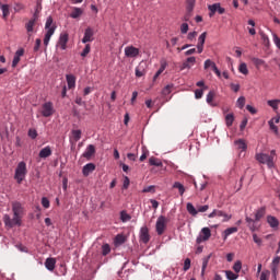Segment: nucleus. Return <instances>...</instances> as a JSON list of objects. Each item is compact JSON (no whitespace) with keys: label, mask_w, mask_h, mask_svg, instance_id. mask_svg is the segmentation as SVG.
<instances>
[{"label":"nucleus","mask_w":280,"mask_h":280,"mask_svg":"<svg viewBox=\"0 0 280 280\" xmlns=\"http://www.w3.org/2000/svg\"><path fill=\"white\" fill-rule=\"evenodd\" d=\"M25 49L20 48L15 51V55L13 57L12 67H16L19 62H21V57L24 56Z\"/></svg>","instance_id":"18"},{"label":"nucleus","mask_w":280,"mask_h":280,"mask_svg":"<svg viewBox=\"0 0 280 280\" xmlns=\"http://www.w3.org/2000/svg\"><path fill=\"white\" fill-rule=\"evenodd\" d=\"M42 206L44 209H49V199L47 197L42 198Z\"/></svg>","instance_id":"59"},{"label":"nucleus","mask_w":280,"mask_h":280,"mask_svg":"<svg viewBox=\"0 0 280 280\" xmlns=\"http://www.w3.org/2000/svg\"><path fill=\"white\" fill-rule=\"evenodd\" d=\"M266 215V206L260 207L255 212V219H252L250 217H246L245 221L247 223V226L253 232L257 231L259 229V220Z\"/></svg>","instance_id":"1"},{"label":"nucleus","mask_w":280,"mask_h":280,"mask_svg":"<svg viewBox=\"0 0 280 280\" xmlns=\"http://www.w3.org/2000/svg\"><path fill=\"white\" fill-rule=\"evenodd\" d=\"M160 65H161L160 69L156 71V73L153 77V82H156V80H159V77L161 75V73H163V71H165V69H167V61L161 60Z\"/></svg>","instance_id":"21"},{"label":"nucleus","mask_w":280,"mask_h":280,"mask_svg":"<svg viewBox=\"0 0 280 280\" xmlns=\"http://www.w3.org/2000/svg\"><path fill=\"white\" fill-rule=\"evenodd\" d=\"M93 28L88 27L84 32V36L82 38V43L86 44V43H92L93 40Z\"/></svg>","instance_id":"20"},{"label":"nucleus","mask_w":280,"mask_h":280,"mask_svg":"<svg viewBox=\"0 0 280 280\" xmlns=\"http://www.w3.org/2000/svg\"><path fill=\"white\" fill-rule=\"evenodd\" d=\"M95 155V145L90 144L86 147L85 152H83L82 156L83 159H86V161H91V159Z\"/></svg>","instance_id":"15"},{"label":"nucleus","mask_w":280,"mask_h":280,"mask_svg":"<svg viewBox=\"0 0 280 280\" xmlns=\"http://www.w3.org/2000/svg\"><path fill=\"white\" fill-rule=\"evenodd\" d=\"M273 43L276 47L280 50V37L277 34H273Z\"/></svg>","instance_id":"63"},{"label":"nucleus","mask_w":280,"mask_h":280,"mask_svg":"<svg viewBox=\"0 0 280 280\" xmlns=\"http://www.w3.org/2000/svg\"><path fill=\"white\" fill-rule=\"evenodd\" d=\"M215 215L218 218H223L222 222H229V220H231V215H229L222 210H215V209L208 215V218H215Z\"/></svg>","instance_id":"11"},{"label":"nucleus","mask_w":280,"mask_h":280,"mask_svg":"<svg viewBox=\"0 0 280 280\" xmlns=\"http://www.w3.org/2000/svg\"><path fill=\"white\" fill-rule=\"evenodd\" d=\"M120 220L121 222H130L132 220V217L126 212V210L120 211Z\"/></svg>","instance_id":"39"},{"label":"nucleus","mask_w":280,"mask_h":280,"mask_svg":"<svg viewBox=\"0 0 280 280\" xmlns=\"http://www.w3.org/2000/svg\"><path fill=\"white\" fill-rule=\"evenodd\" d=\"M197 211H198V213H205V212L209 211V206H208V205H206V206H199V207L197 208Z\"/></svg>","instance_id":"60"},{"label":"nucleus","mask_w":280,"mask_h":280,"mask_svg":"<svg viewBox=\"0 0 280 280\" xmlns=\"http://www.w3.org/2000/svg\"><path fill=\"white\" fill-rule=\"evenodd\" d=\"M12 211L14 215H22L23 213V207L21 206V202L15 201L12 203Z\"/></svg>","instance_id":"24"},{"label":"nucleus","mask_w":280,"mask_h":280,"mask_svg":"<svg viewBox=\"0 0 280 280\" xmlns=\"http://www.w3.org/2000/svg\"><path fill=\"white\" fill-rule=\"evenodd\" d=\"M233 233H237V228H229L223 232V240L226 242L229 235H233Z\"/></svg>","instance_id":"34"},{"label":"nucleus","mask_w":280,"mask_h":280,"mask_svg":"<svg viewBox=\"0 0 280 280\" xmlns=\"http://www.w3.org/2000/svg\"><path fill=\"white\" fill-rule=\"evenodd\" d=\"M186 209L190 215H198V210H196L192 203H187Z\"/></svg>","instance_id":"42"},{"label":"nucleus","mask_w":280,"mask_h":280,"mask_svg":"<svg viewBox=\"0 0 280 280\" xmlns=\"http://www.w3.org/2000/svg\"><path fill=\"white\" fill-rule=\"evenodd\" d=\"M43 40L40 38H37L35 40V46H34V51H38L40 49V45H42Z\"/></svg>","instance_id":"61"},{"label":"nucleus","mask_w":280,"mask_h":280,"mask_svg":"<svg viewBox=\"0 0 280 280\" xmlns=\"http://www.w3.org/2000/svg\"><path fill=\"white\" fill-rule=\"evenodd\" d=\"M67 43H69V33H61L56 47L65 51L67 49Z\"/></svg>","instance_id":"8"},{"label":"nucleus","mask_w":280,"mask_h":280,"mask_svg":"<svg viewBox=\"0 0 280 280\" xmlns=\"http://www.w3.org/2000/svg\"><path fill=\"white\" fill-rule=\"evenodd\" d=\"M21 214H13V218H10L9 214L3 215V222L5 226L9 229H13V226H21V220H22Z\"/></svg>","instance_id":"5"},{"label":"nucleus","mask_w":280,"mask_h":280,"mask_svg":"<svg viewBox=\"0 0 280 280\" xmlns=\"http://www.w3.org/2000/svg\"><path fill=\"white\" fill-rule=\"evenodd\" d=\"M268 106H270L273 110L279 109L280 100H270L267 102Z\"/></svg>","instance_id":"40"},{"label":"nucleus","mask_w":280,"mask_h":280,"mask_svg":"<svg viewBox=\"0 0 280 280\" xmlns=\"http://www.w3.org/2000/svg\"><path fill=\"white\" fill-rule=\"evenodd\" d=\"M187 7L186 10L187 12H192L194 7L196 5V0H186Z\"/></svg>","instance_id":"46"},{"label":"nucleus","mask_w":280,"mask_h":280,"mask_svg":"<svg viewBox=\"0 0 280 280\" xmlns=\"http://www.w3.org/2000/svg\"><path fill=\"white\" fill-rule=\"evenodd\" d=\"M213 66H215V62L211 61V59H207L205 61L203 69H209V67H211V69H213Z\"/></svg>","instance_id":"53"},{"label":"nucleus","mask_w":280,"mask_h":280,"mask_svg":"<svg viewBox=\"0 0 280 280\" xmlns=\"http://www.w3.org/2000/svg\"><path fill=\"white\" fill-rule=\"evenodd\" d=\"M248 25H250L252 27H247L250 36H255V34H257V31H255V22L253 20H248Z\"/></svg>","instance_id":"44"},{"label":"nucleus","mask_w":280,"mask_h":280,"mask_svg":"<svg viewBox=\"0 0 280 280\" xmlns=\"http://www.w3.org/2000/svg\"><path fill=\"white\" fill-rule=\"evenodd\" d=\"M279 262H280V257L277 256V257L273 258V260L270 265L273 280H277V277L279 276V270H280Z\"/></svg>","instance_id":"10"},{"label":"nucleus","mask_w":280,"mask_h":280,"mask_svg":"<svg viewBox=\"0 0 280 280\" xmlns=\"http://www.w3.org/2000/svg\"><path fill=\"white\" fill-rule=\"evenodd\" d=\"M140 242H142V244H148V242H150V230L148 226H142L140 229Z\"/></svg>","instance_id":"12"},{"label":"nucleus","mask_w":280,"mask_h":280,"mask_svg":"<svg viewBox=\"0 0 280 280\" xmlns=\"http://www.w3.org/2000/svg\"><path fill=\"white\" fill-rule=\"evenodd\" d=\"M210 237H211V230L209 228H203L201 230V233L197 237L196 242L198 244H202V242H208V240H210Z\"/></svg>","instance_id":"9"},{"label":"nucleus","mask_w":280,"mask_h":280,"mask_svg":"<svg viewBox=\"0 0 280 280\" xmlns=\"http://www.w3.org/2000/svg\"><path fill=\"white\" fill-rule=\"evenodd\" d=\"M207 40V32H203L199 37H198V43H197V51L198 54H202L205 49V42Z\"/></svg>","instance_id":"14"},{"label":"nucleus","mask_w":280,"mask_h":280,"mask_svg":"<svg viewBox=\"0 0 280 280\" xmlns=\"http://www.w3.org/2000/svg\"><path fill=\"white\" fill-rule=\"evenodd\" d=\"M269 128H270V130H273V132H276V135L279 132V128L276 126V124L272 119L269 120Z\"/></svg>","instance_id":"55"},{"label":"nucleus","mask_w":280,"mask_h":280,"mask_svg":"<svg viewBox=\"0 0 280 280\" xmlns=\"http://www.w3.org/2000/svg\"><path fill=\"white\" fill-rule=\"evenodd\" d=\"M173 188L178 189L179 196H183L185 194V186L180 184V182H175Z\"/></svg>","instance_id":"36"},{"label":"nucleus","mask_w":280,"mask_h":280,"mask_svg":"<svg viewBox=\"0 0 280 280\" xmlns=\"http://www.w3.org/2000/svg\"><path fill=\"white\" fill-rule=\"evenodd\" d=\"M71 135H72V139H73L74 143H78V141H80V139H82V130H80V129L72 130Z\"/></svg>","instance_id":"32"},{"label":"nucleus","mask_w":280,"mask_h":280,"mask_svg":"<svg viewBox=\"0 0 280 280\" xmlns=\"http://www.w3.org/2000/svg\"><path fill=\"white\" fill-rule=\"evenodd\" d=\"M256 161L262 165H267L268 167H275V158L266 153H257Z\"/></svg>","instance_id":"6"},{"label":"nucleus","mask_w":280,"mask_h":280,"mask_svg":"<svg viewBox=\"0 0 280 280\" xmlns=\"http://www.w3.org/2000/svg\"><path fill=\"white\" fill-rule=\"evenodd\" d=\"M236 106L241 109L244 108L246 106V97L240 96L236 101Z\"/></svg>","instance_id":"45"},{"label":"nucleus","mask_w":280,"mask_h":280,"mask_svg":"<svg viewBox=\"0 0 280 280\" xmlns=\"http://www.w3.org/2000/svg\"><path fill=\"white\" fill-rule=\"evenodd\" d=\"M187 32H189V24L183 23V24L180 25V33H182V34H187Z\"/></svg>","instance_id":"56"},{"label":"nucleus","mask_w":280,"mask_h":280,"mask_svg":"<svg viewBox=\"0 0 280 280\" xmlns=\"http://www.w3.org/2000/svg\"><path fill=\"white\" fill-rule=\"evenodd\" d=\"M46 34L44 37V45L47 47L49 45V40H51L52 34L56 33V25L54 24V18L48 16L45 24Z\"/></svg>","instance_id":"2"},{"label":"nucleus","mask_w":280,"mask_h":280,"mask_svg":"<svg viewBox=\"0 0 280 280\" xmlns=\"http://www.w3.org/2000/svg\"><path fill=\"white\" fill-rule=\"evenodd\" d=\"M84 11H82V9L74 7L72 9V12L70 14L71 19H80V15L83 14Z\"/></svg>","instance_id":"33"},{"label":"nucleus","mask_w":280,"mask_h":280,"mask_svg":"<svg viewBox=\"0 0 280 280\" xmlns=\"http://www.w3.org/2000/svg\"><path fill=\"white\" fill-rule=\"evenodd\" d=\"M91 54V45L86 44L83 51L81 52L82 58H86Z\"/></svg>","instance_id":"49"},{"label":"nucleus","mask_w":280,"mask_h":280,"mask_svg":"<svg viewBox=\"0 0 280 280\" xmlns=\"http://www.w3.org/2000/svg\"><path fill=\"white\" fill-rule=\"evenodd\" d=\"M196 36H198V32H196V31L190 32V33H188V35H187V39H188V40H195V39H196Z\"/></svg>","instance_id":"62"},{"label":"nucleus","mask_w":280,"mask_h":280,"mask_svg":"<svg viewBox=\"0 0 280 280\" xmlns=\"http://www.w3.org/2000/svg\"><path fill=\"white\" fill-rule=\"evenodd\" d=\"M240 73H243V75H248V67L246 63H241L238 68Z\"/></svg>","instance_id":"47"},{"label":"nucleus","mask_w":280,"mask_h":280,"mask_svg":"<svg viewBox=\"0 0 280 280\" xmlns=\"http://www.w3.org/2000/svg\"><path fill=\"white\" fill-rule=\"evenodd\" d=\"M36 15H33V18L25 23V30L28 34V36H32V33L34 32V26L36 25Z\"/></svg>","instance_id":"16"},{"label":"nucleus","mask_w":280,"mask_h":280,"mask_svg":"<svg viewBox=\"0 0 280 280\" xmlns=\"http://www.w3.org/2000/svg\"><path fill=\"white\" fill-rule=\"evenodd\" d=\"M28 137L31 139H36V137H38V131H36V129H30L28 130Z\"/></svg>","instance_id":"57"},{"label":"nucleus","mask_w":280,"mask_h":280,"mask_svg":"<svg viewBox=\"0 0 280 280\" xmlns=\"http://www.w3.org/2000/svg\"><path fill=\"white\" fill-rule=\"evenodd\" d=\"M51 156V147H46L39 151V159H48Z\"/></svg>","instance_id":"28"},{"label":"nucleus","mask_w":280,"mask_h":280,"mask_svg":"<svg viewBox=\"0 0 280 280\" xmlns=\"http://www.w3.org/2000/svg\"><path fill=\"white\" fill-rule=\"evenodd\" d=\"M196 65V57H188L183 65L180 66V71H185V69H190Z\"/></svg>","instance_id":"17"},{"label":"nucleus","mask_w":280,"mask_h":280,"mask_svg":"<svg viewBox=\"0 0 280 280\" xmlns=\"http://www.w3.org/2000/svg\"><path fill=\"white\" fill-rule=\"evenodd\" d=\"M25 176H27V164L22 161L15 168L14 180H16L18 185H21L25 180Z\"/></svg>","instance_id":"3"},{"label":"nucleus","mask_w":280,"mask_h":280,"mask_svg":"<svg viewBox=\"0 0 280 280\" xmlns=\"http://www.w3.org/2000/svg\"><path fill=\"white\" fill-rule=\"evenodd\" d=\"M149 165H153L154 167H163V162H161V160L152 156L149 159Z\"/></svg>","instance_id":"35"},{"label":"nucleus","mask_w":280,"mask_h":280,"mask_svg":"<svg viewBox=\"0 0 280 280\" xmlns=\"http://www.w3.org/2000/svg\"><path fill=\"white\" fill-rule=\"evenodd\" d=\"M202 95H205V91L203 90H196L195 91V97L196 100H201Z\"/></svg>","instance_id":"58"},{"label":"nucleus","mask_w":280,"mask_h":280,"mask_svg":"<svg viewBox=\"0 0 280 280\" xmlns=\"http://www.w3.org/2000/svg\"><path fill=\"white\" fill-rule=\"evenodd\" d=\"M145 75V67H143V62H140L136 68V78H143Z\"/></svg>","instance_id":"30"},{"label":"nucleus","mask_w":280,"mask_h":280,"mask_svg":"<svg viewBox=\"0 0 280 280\" xmlns=\"http://www.w3.org/2000/svg\"><path fill=\"white\" fill-rule=\"evenodd\" d=\"M234 144L236 145L237 150H241V152H246V150H248V144H246V140L244 139L236 140Z\"/></svg>","instance_id":"22"},{"label":"nucleus","mask_w":280,"mask_h":280,"mask_svg":"<svg viewBox=\"0 0 280 280\" xmlns=\"http://www.w3.org/2000/svg\"><path fill=\"white\" fill-rule=\"evenodd\" d=\"M115 246H121L122 244H126V236L124 234H118L114 238Z\"/></svg>","instance_id":"29"},{"label":"nucleus","mask_w":280,"mask_h":280,"mask_svg":"<svg viewBox=\"0 0 280 280\" xmlns=\"http://www.w3.org/2000/svg\"><path fill=\"white\" fill-rule=\"evenodd\" d=\"M125 56L127 58H137V56H139V48L135 46H127L125 48Z\"/></svg>","instance_id":"13"},{"label":"nucleus","mask_w":280,"mask_h":280,"mask_svg":"<svg viewBox=\"0 0 280 280\" xmlns=\"http://www.w3.org/2000/svg\"><path fill=\"white\" fill-rule=\"evenodd\" d=\"M233 270L236 272V275H238V272L242 270V261L237 260L233 266Z\"/></svg>","instance_id":"51"},{"label":"nucleus","mask_w":280,"mask_h":280,"mask_svg":"<svg viewBox=\"0 0 280 280\" xmlns=\"http://www.w3.org/2000/svg\"><path fill=\"white\" fill-rule=\"evenodd\" d=\"M210 259H211V254L202 258L201 277H205V272L207 271V267L209 266Z\"/></svg>","instance_id":"26"},{"label":"nucleus","mask_w":280,"mask_h":280,"mask_svg":"<svg viewBox=\"0 0 280 280\" xmlns=\"http://www.w3.org/2000/svg\"><path fill=\"white\" fill-rule=\"evenodd\" d=\"M189 268H191V259L186 258L184 261V270L185 272H187V270H189Z\"/></svg>","instance_id":"54"},{"label":"nucleus","mask_w":280,"mask_h":280,"mask_svg":"<svg viewBox=\"0 0 280 280\" xmlns=\"http://www.w3.org/2000/svg\"><path fill=\"white\" fill-rule=\"evenodd\" d=\"M253 240H254L255 244H257L258 246H261L262 241L259 236H257V234H253Z\"/></svg>","instance_id":"64"},{"label":"nucleus","mask_w":280,"mask_h":280,"mask_svg":"<svg viewBox=\"0 0 280 280\" xmlns=\"http://www.w3.org/2000/svg\"><path fill=\"white\" fill-rule=\"evenodd\" d=\"M234 121H235V116L233 114H228L225 116V124H226L228 128H231V126H233Z\"/></svg>","instance_id":"38"},{"label":"nucleus","mask_w":280,"mask_h":280,"mask_svg":"<svg viewBox=\"0 0 280 280\" xmlns=\"http://www.w3.org/2000/svg\"><path fill=\"white\" fill-rule=\"evenodd\" d=\"M68 89H75V75L67 74L66 75Z\"/></svg>","instance_id":"27"},{"label":"nucleus","mask_w":280,"mask_h":280,"mask_svg":"<svg viewBox=\"0 0 280 280\" xmlns=\"http://www.w3.org/2000/svg\"><path fill=\"white\" fill-rule=\"evenodd\" d=\"M174 88V85H166L163 90H162V95H170V93H172V89Z\"/></svg>","instance_id":"52"},{"label":"nucleus","mask_w":280,"mask_h":280,"mask_svg":"<svg viewBox=\"0 0 280 280\" xmlns=\"http://www.w3.org/2000/svg\"><path fill=\"white\" fill-rule=\"evenodd\" d=\"M108 253H110V245L104 244V245L102 246V255H103L104 257H106V255H108Z\"/></svg>","instance_id":"50"},{"label":"nucleus","mask_w":280,"mask_h":280,"mask_svg":"<svg viewBox=\"0 0 280 280\" xmlns=\"http://www.w3.org/2000/svg\"><path fill=\"white\" fill-rule=\"evenodd\" d=\"M45 266H46L47 270L52 271L56 268V259L47 258L45 261Z\"/></svg>","instance_id":"31"},{"label":"nucleus","mask_w":280,"mask_h":280,"mask_svg":"<svg viewBox=\"0 0 280 280\" xmlns=\"http://www.w3.org/2000/svg\"><path fill=\"white\" fill-rule=\"evenodd\" d=\"M92 172H95V164L89 163L83 166V170H82L83 176H89V174H91Z\"/></svg>","instance_id":"25"},{"label":"nucleus","mask_w":280,"mask_h":280,"mask_svg":"<svg viewBox=\"0 0 280 280\" xmlns=\"http://www.w3.org/2000/svg\"><path fill=\"white\" fill-rule=\"evenodd\" d=\"M225 277H226L228 280H236L240 277V275L234 273L231 270H226L225 271Z\"/></svg>","instance_id":"43"},{"label":"nucleus","mask_w":280,"mask_h":280,"mask_svg":"<svg viewBox=\"0 0 280 280\" xmlns=\"http://www.w3.org/2000/svg\"><path fill=\"white\" fill-rule=\"evenodd\" d=\"M170 222V219L165 215H160L155 223V231L158 235H163L165 231H167V224Z\"/></svg>","instance_id":"4"},{"label":"nucleus","mask_w":280,"mask_h":280,"mask_svg":"<svg viewBox=\"0 0 280 280\" xmlns=\"http://www.w3.org/2000/svg\"><path fill=\"white\" fill-rule=\"evenodd\" d=\"M215 97V92L210 91L207 94V104H209L210 106H215V103H213V98Z\"/></svg>","instance_id":"37"},{"label":"nucleus","mask_w":280,"mask_h":280,"mask_svg":"<svg viewBox=\"0 0 280 280\" xmlns=\"http://www.w3.org/2000/svg\"><path fill=\"white\" fill-rule=\"evenodd\" d=\"M208 10H210V12H218L219 14H224V12H226V10L222 8L220 3H214L212 5H209Z\"/></svg>","instance_id":"23"},{"label":"nucleus","mask_w":280,"mask_h":280,"mask_svg":"<svg viewBox=\"0 0 280 280\" xmlns=\"http://www.w3.org/2000/svg\"><path fill=\"white\" fill-rule=\"evenodd\" d=\"M1 11L3 19H8V16H10V7L8 4H1Z\"/></svg>","instance_id":"41"},{"label":"nucleus","mask_w":280,"mask_h":280,"mask_svg":"<svg viewBox=\"0 0 280 280\" xmlns=\"http://www.w3.org/2000/svg\"><path fill=\"white\" fill-rule=\"evenodd\" d=\"M270 279V270L266 269L260 272V280H269Z\"/></svg>","instance_id":"48"},{"label":"nucleus","mask_w":280,"mask_h":280,"mask_svg":"<svg viewBox=\"0 0 280 280\" xmlns=\"http://www.w3.org/2000/svg\"><path fill=\"white\" fill-rule=\"evenodd\" d=\"M40 113L43 117H51L54 115L55 109H54V103L51 102H46L42 105Z\"/></svg>","instance_id":"7"},{"label":"nucleus","mask_w":280,"mask_h":280,"mask_svg":"<svg viewBox=\"0 0 280 280\" xmlns=\"http://www.w3.org/2000/svg\"><path fill=\"white\" fill-rule=\"evenodd\" d=\"M267 224H269V226L271 229H279V219H277V217L275 215H267Z\"/></svg>","instance_id":"19"}]
</instances>
